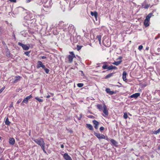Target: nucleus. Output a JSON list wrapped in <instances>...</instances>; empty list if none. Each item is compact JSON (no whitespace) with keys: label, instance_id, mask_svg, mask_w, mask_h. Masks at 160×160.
<instances>
[{"label":"nucleus","instance_id":"39448f33","mask_svg":"<svg viewBox=\"0 0 160 160\" xmlns=\"http://www.w3.org/2000/svg\"><path fill=\"white\" fill-rule=\"evenodd\" d=\"M94 135L99 139H102L103 138H105L104 136V135L101 134L99 133L95 132L94 133Z\"/></svg>","mask_w":160,"mask_h":160},{"label":"nucleus","instance_id":"4d7b16f0","mask_svg":"<svg viewBox=\"0 0 160 160\" xmlns=\"http://www.w3.org/2000/svg\"><path fill=\"white\" fill-rule=\"evenodd\" d=\"M50 97V96L48 95L47 97H46V98H49Z\"/></svg>","mask_w":160,"mask_h":160},{"label":"nucleus","instance_id":"7c9ffc66","mask_svg":"<svg viewBox=\"0 0 160 160\" xmlns=\"http://www.w3.org/2000/svg\"><path fill=\"white\" fill-rule=\"evenodd\" d=\"M128 116L126 113H124L123 117L125 119H127L128 118Z\"/></svg>","mask_w":160,"mask_h":160},{"label":"nucleus","instance_id":"cd10ccee","mask_svg":"<svg viewBox=\"0 0 160 160\" xmlns=\"http://www.w3.org/2000/svg\"><path fill=\"white\" fill-rule=\"evenodd\" d=\"M83 86V84L82 83H79L77 84V86L79 88H81Z\"/></svg>","mask_w":160,"mask_h":160},{"label":"nucleus","instance_id":"dca6fc26","mask_svg":"<svg viewBox=\"0 0 160 160\" xmlns=\"http://www.w3.org/2000/svg\"><path fill=\"white\" fill-rule=\"evenodd\" d=\"M112 69H117V68L115 66H113L112 65L108 67V69L109 70H112Z\"/></svg>","mask_w":160,"mask_h":160},{"label":"nucleus","instance_id":"72a5a7b5","mask_svg":"<svg viewBox=\"0 0 160 160\" xmlns=\"http://www.w3.org/2000/svg\"><path fill=\"white\" fill-rule=\"evenodd\" d=\"M18 44L19 45L21 46L22 48L24 45V44H22L20 42H18Z\"/></svg>","mask_w":160,"mask_h":160},{"label":"nucleus","instance_id":"a878e982","mask_svg":"<svg viewBox=\"0 0 160 160\" xmlns=\"http://www.w3.org/2000/svg\"><path fill=\"white\" fill-rule=\"evenodd\" d=\"M160 132V128L158 129L157 130L155 131L154 132V134H157L158 133H159Z\"/></svg>","mask_w":160,"mask_h":160},{"label":"nucleus","instance_id":"052dcab7","mask_svg":"<svg viewBox=\"0 0 160 160\" xmlns=\"http://www.w3.org/2000/svg\"><path fill=\"white\" fill-rule=\"evenodd\" d=\"M1 137H0V139H1Z\"/></svg>","mask_w":160,"mask_h":160},{"label":"nucleus","instance_id":"79ce46f5","mask_svg":"<svg viewBox=\"0 0 160 160\" xmlns=\"http://www.w3.org/2000/svg\"><path fill=\"white\" fill-rule=\"evenodd\" d=\"M22 101V99H19L18 101L17 102V104H19V103Z\"/></svg>","mask_w":160,"mask_h":160},{"label":"nucleus","instance_id":"4be33fe9","mask_svg":"<svg viewBox=\"0 0 160 160\" xmlns=\"http://www.w3.org/2000/svg\"><path fill=\"white\" fill-rule=\"evenodd\" d=\"M22 48L24 50H28L29 49V47L26 44H24V45Z\"/></svg>","mask_w":160,"mask_h":160},{"label":"nucleus","instance_id":"37998d69","mask_svg":"<svg viewBox=\"0 0 160 160\" xmlns=\"http://www.w3.org/2000/svg\"><path fill=\"white\" fill-rule=\"evenodd\" d=\"M9 0L11 2H16V0Z\"/></svg>","mask_w":160,"mask_h":160},{"label":"nucleus","instance_id":"393cba45","mask_svg":"<svg viewBox=\"0 0 160 160\" xmlns=\"http://www.w3.org/2000/svg\"><path fill=\"white\" fill-rule=\"evenodd\" d=\"M35 99L38 101L39 102H42L43 101V100L42 99H40L38 97H36Z\"/></svg>","mask_w":160,"mask_h":160},{"label":"nucleus","instance_id":"603ef678","mask_svg":"<svg viewBox=\"0 0 160 160\" xmlns=\"http://www.w3.org/2000/svg\"><path fill=\"white\" fill-rule=\"evenodd\" d=\"M122 58V57L121 56H120L118 58V59L121 60Z\"/></svg>","mask_w":160,"mask_h":160},{"label":"nucleus","instance_id":"20e7f679","mask_svg":"<svg viewBox=\"0 0 160 160\" xmlns=\"http://www.w3.org/2000/svg\"><path fill=\"white\" fill-rule=\"evenodd\" d=\"M32 98V96L31 95H30L29 96L27 97L26 98H24L22 102L21 103V105H24L23 103H27L28 102V100L29 99Z\"/></svg>","mask_w":160,"mask_h":160},{"label":"nucleus","instance_id":"a211bd4d","mask_svg":"<svg viewBox=\"0 0 160 160\" xmlns=\"http://www.w3.org/2000/svg\"><path fill=\"white\" fill-rule=\"evenodd\" d=\"M149 21L146 19H145L144 21V25L146 27H147L149 26V24L148 22Z\"/></svg>","mask_w":160,"mask_h":160},{"label":"nucleus","instance_id":"58836bf2","mask_svg":"<svg viewBox=\"0 0 160 160\" xmlns=\"http://www.w3.org/2000/svg\"><path fill=\"white\" fill-rule=\"evenodd\" d=\"M100 131L101 132L102 131H103L104 129V128L103 127H101L100 128Z\"/></svg>","mask_w":160,"mask_h":160},{"label":"nucleus","instance_id":"c756f323","mask_svg":"<svg viewBox=\"0 0 160 160\" xmlns=\"http://www.w3.org/2000/svg\"><path fill=\"white\" fill-rule=\"evenodd\" d=\"M20 78V77L19 76H16L15 77V82L17 81Z\"/></svg>","mask_w":160,"mask_h":160},{"label":"nucleus","instance_id":"6e6552de","mask_svg":"<svg viewBox=\"0 0 160 160\" xmlns=\"http://www.w3.org/2000/svg\"><path fill=\"white\" fill-rule=\"evenodd\" d=\"M92 122L93 124L94 125L95 128L97 129L98 128V126L99 124V122L96 120H93Z\"/></svg>","mask_w":160,"mask_h":160},{"label":"nucleus","instance_id":"c85d7f7f","mask_svg":"<svg viewBox=\"0 0 160 160\" xmlns=\"http://www.w3.org/2000/svg\"><path fill=\"white\" fill-rule=\"evenodd\" d=\"M108 66L106 64H104L102 66V68L104 69H108Z\"/></svg>","mask_w":160,"mask_h":160},{"label":"nucleus","instance_id":"f03ea898","mask_svg":"<svg viewBox=\"0 0 160 160\" xmlns=\"http://www.w3.org/2000/svg\"><path fill=\"white\" fill-rule=\"evenodd\" d=\"M69 53L70 55L68 56V61L69 63H71L72 62L73 58L75 57L73 52H70Z\"/></svg>","mask_w":160,"mask_h":160},{"label":"nucleus","instance_id":"f704fd0d","mask_svg":"<svg viewBox=\"0 0 160 160\" xmlns=\"http://www.w3.org/2000/svg\"><path fill=\"white\" fill-rule=\"evenodd\" d=\"M149 5L148 4H146L145 6H143V8L145 9H147L149 8Z\"/></svg>","mask_w":160,"mask_h":160},{"label":"nucleus","instance_id":"bb28decb","mask_svg":"<svg viewBox=\"0 0 160 160\" xmlns=\"http://www.w3.org/2000/svg\"><path fill=\"white\" fill-rule=\"evenodd\" d=\"M112 75H113L112 73H110V74H108V75H107L106 76V78H109L111 77V76H112Z\"/></svg>","mask_w":160,"mask_h":160},{"label":"nucleus","instance_id":"0eeeda50","mask_svg":"<svg viewBox=\"0 0 160 160\" xmlns=\"http://www.w3.org/2000/svg\"><path fill=\"white\" fill-rule=\"evenodd\" d=\"M63 157L66 160H72L71 157L67 153L64 154Z\"/></svg>","mask_w":160,"mask_h":160},{"label":"nucleus","instance_id":"473e14b6","mask_svg":"<svg viewBox=\"0 0 160 160\" xmlns=\"http://www.w3.org/2000/svg\"><path fill=\"white\" fill-rule=\"evenodd\" d=\"M44 70L46 73H49V69L46 68Z\"/></svg>","mask_w":160,"mask_h":160},{"label":"nucleus","instance_id":"ddd939ff","mask_svg":"<svg viewBox=\"0 0 160 160\" xmlns=\"http://www.w3.org/2000/svg\"><path fill=\"white\" fill-rule=\"evenodd\" d=\"M15 142V140L13 138H10L9 139V143L12 145H13Z\"/></svg>","mask_w":160,"mask_h":160},{"label":"nucleus","instance_id":"e433bc0d","mask_svg":"<svg viewBox=\"0 0 160 160\" xmlns=\"http://www.w3.org/2000/svg\"><path fill=\"white\" fill-rule=\"evenodd\" d=\"M30 52H24V54H25L27 56H28L29 55Z\"/></svg>","mask_w":160,"mask_h":160},{"label":"nucleus","instance_id":"2f4dec72","mask_svg":"<svg viewBox=\"0 0 160 160\" xmlns=\"http://www.w3.org/2000/svg\"><path fill=\"white\" fill-rule=\"evenodd\" d=\"M82 47V46H80L79 45H77V49L78 51L80 49H81V48Z\"/></svg>","mask_w":160,"mask_h":160},{"label":"nucleus","instance_id":"680f3d73","mask_svg":"<svg viewBox=\"0 0 160 160\" xmlns=\"http://www.w3.org/2000/svg\"><path fill=\"white\" fill-rule=\"evenodd\" d=\"M108 45L109 46L110 45V44H108Z\"/></svg>","mask_w":160,"mask_h":160},{"label":"nucleus","instance_id":"c9c22d12","mask_svg":"<svg viewBox=\"0 0 160 160\" xmlns=\"http://www.w3.org/2000/svg\"><path fill=\"white\" fill-rule=\"evenodd\" d=\"M143 48V46L142 45H140L139 46L138 49L139 50H141Z\"/></svg>","mask_w":160,"mask_h":160},{"label":"nucleus","instance_id":"2eb2a0df","mask_svg":"<svg viewBox=\"0 0 160 160\" xmlns=\"http://www.w3.org/2000/svg\"><path fill=\"white\" fill-rule=\"evenodd\" d=\"M42 65L43 63L41 61H38L37 62V67L38 68H40Z\"/></svg>","mask_w":160,"mask_h":160},{"label":"nucleus","instance_id":"1a4fd4ad","mask_svg":"<svg viewBox=\"0 0 160 160\" xmlns=\"http://www.w3.org/2000/svg\"><path fill=\"white\" fill-rule=\"evenodd\" d=\"M106 91L107 93H108L111 95H112L115 93L114 91H111L110 89L109 88H107L106 89Z\"/></svg>","mask_w":160,"mask_h":160},{"label":"nucleus","instance_id":"e2e57ef3","mask_svg":"<svg viewBox=\"0 0 160 160\" xmlns=\"http://www.w3.org/2000/svg\"><path fill=\"white\" fill-rule=\"evenodd\" d=\"M83 32H85V31H84V30H83Z\"/></svg>","mask_w":160,"mask_h":160},{"label":"nucleus","instance_id":"49530a36","mask_svg":"<svg viewBox=\"0 0 160 160\" xmlns=\"http://www.w3.org/2000/svg\"><path fill=\"white\" fill-rule=\"evenodd\" d=\"M41 58L42 59H46L47 58V57L45 56H41Z\"/></svg>","mask_w":160,"mask_h":160},{"label":"nucleus","instance_id":"864d4df0","mask_svg":"<svg viewBox=\"0 0 160 160\" xmlns=\"http://www.w3.org/2000/svg\"><path fill=\"white\" fill-rule=\"evenodd\" d=\"M114 86H116V87H121V86H119L118 85H114Z\"/></svg>","mask_w":160,"mask_h":160},{"label":"nucleus","instance_id":"6e6d98bb","mask_svg":"<svg viewBox=\"0 0 160 160\" xmlns=\"http://www.w3.org/2000/svg\"><path fill=\"white\" fill-rule=\"evenodd\" d=\"M149 49V48L148 47H146V49L147 50H148Z\"/></svg>","mask_w":160,"mask_h":160},{"label":"nucleus","instance_id":"5701e85b","mask_svg":"<svg viewBox=\"0 0 160 160\" xmlns=\"http://www.w3.org/2000/svg\"><path fill=\"white\" fill-rule=\"evenodd\" d=\"M111 142L113 145H116L117 144V142L114 140L113 139H111L110 140Z\"/></svg>","mask_w":160,"mask_h":160},{"label":"nucleus","instance_id":"ea45409f","mask_svg":"<svg viewBox=\"0 0 160 160\" xmlns=\"http://www.w3.org/2000/svg\"><path fill=\"white\" fill-rule=\"evenodd\" d=\"M5 89V87H3L0 90V93H1L3 91V90L4 89Z\"/></svg>","mask_w":160,"mask_h":160},{"label":"nucleus","instance_id":"5fc2aeb1","mask_svg":"<svg viewBox=\"0 0 160 160\" xmlns=\"http://www.w3.org/2000/svg\"><path fill=\"white\" fill-rule=\"evenodd\" d=\"M80 72H81V73H82V76H84V73H83V72L82 71H80Z\"/></svg>","mask_w":160,"mask_h":160},{"label":"nucleus","instance_id":"09e8293b","mask_svg":"<svg viewBox=\"0 0 160 160\" xmlns=\"http://www.w3.org/2000/svg\"><path fill=\"white\" fill-rule=\"evenodd\" d=\"M66 26V25H64V24H63V28H62V29H64V30H65V29H66V28L64 27H65Z\"/></svg>","mask_w":160,"mask_h":160},{"label":"nucleus","instance_id":"8fccbe9b","mask_svg":"<svg viewBox=\"0 0 160 160\" xmlns=\"http://www.w3.org/2000/svg\"><path fill=\"white\" fill-rule=\"evenodd\" d=\"M160 37V35H159L158 36H157V37H155V39H158V38H159Z\"/></svg>","mask_w":160,"mask_h":160},{"label":"nucleus","instance_id":"4c0bfd02","mask_svg":"<svg viewBox=\"0 0 160 160\" xmlns=\"http://www.w3.org/2000/svg\"><path fill=\"white\" fill-rule=\"evenodd\" d=\"M88 118H94V116L91 115H89L87 116Z\"/></svg>","mask_w":160,"mask_h":160},{"label":"nucleus","instance_id":"f8f14e48","mask_svg":"<svg viewBox=\"0 0 160 160\" xmlns=\"http://www.w3.org/2000/svg\"><path fill=\"white\" fill-rule=\"evenodd\" d=\"M140 95V93H136L130 96L131 98H137Z\"/></svg>","mask_w":160,"mask_h":160},{"label":"nucleus","instance_id":"f3484780","mask_svg":"<svg viewBox=\"0 0 160 160\" xmlns=\"http://www.w3.org/2000/svg\"><path fill=\"white\" fill-rule=\"evenodd\" d=\"M86 127L90 130H92L93 129L92 126L90 124H86Z\"/></svg>","mask_w":160,"mask_h":160},{"label":"nucleus","instance_id":"3c124183","mask_svg":"<svg viewBox=\"0 0 160 160\" xmlns=\"http://www.w3.org/2000/svg\"><path fill=\"white\" fill-rule=\"evenodd\" d=\"M61 148H63L64 147V145L63 144L61 145Z\"/></svg>","mask_w":160,"mask_h":160},{"label":"nucleus","instance_id":"0e129e2a","mask_svg":"<svg viewBox=\"0 0 160 160\" xmlns=\"http://www.w3.org/2000/svg\"><path fill=\"white\" fill-rule=\"evenodd\" d=\"M10 106H11V107L12 106V105H10Z\"/></svg>","mask_w":160,"mask_h":160},{"label":"nucleus","instance_id":"9b49d317","mask_svg":"<svg viewBox=\"0 0 160 160\" xmlns=\"http://www.w3.org/2000/svg\"><path fill=\"white\" fill-rule=\"evenodd\" d=\"M91 14L92 16H94L95 18L97 19L98 16L97 12L96 11L91 12Z\"/></svg>","mask_w":160,"mask_h":160},{"label":"nucleus","instance_id":"c03bdc74","mask_svg":"<svg viewBox=\"0 0 160 160\" xmlns=\"http://www.w3.org/2000/svg\"><path fill=\"white\" fill-rule=\"evenodd\" d=\"M41 67H42L44 69H45L46 68L45 66L44 65H43V64Z\"/></svg>","mask_w":160,"mask_h":160},{"label":"nucleus","instance_id":"a19ab883","mask_svg":"<svg viewBox=\"0 0 160 160\" xmlns=\"http://www.w3.org/2000/svg\"><path fill=\"white\" fill-rule=\"evenodd\" d=\"M104 138H103V139H105L107 140L108 141H109V139L107 137H105L104 136Z\"/></svg>","mask_w":160,"mask_h":160},{"label":"nucleus","instance_id":"aec40b11","mask_svg":"<svg viewBox=\"0 0 160 160\" xmlns=\"http://www.w3.org/2000/svg\"><path fill=\"white\" fill-rule=\"evenodd\" d=\"M5 123L6 125H9L10 124V122L9 121L8 119V117L6 119L5 122Z\"/></svg>","mask_w":160,"mask_h":160},{"label":"nucleus","instance_id":"4468645a","mask_svg":"<svg viewBox=\"0 0 160 160\" xmlns=\"http://www.w3.org/2000/svg\"><path fill=\"white\" fill-rule=\"evenodd\" d=\"M153 16L152 13H149L146 17V19L149 21L150 18L152 16Z\"/></svg>","mask_w":160,"mask_h":160},{"label":"nucleus","instance_id":"f257e3e1","mask_svg":"<svg viewBox=\"0 0 160 160\" xmlns=\"http://www.w3.org/2000/svg\"><path fill=\"white\" fill-rule=\"evenodd\" d=\"M32 140L36 143L40 145L43 151H45V143L42 138H40L39 139H32Z\"/></svg>","mask_w":160,"mask_h":160},{"label":"nucleus","instance_id":"9d476101","mask_svg":"<svg viewBox=\"0 0 160 160\" xmlns=\"http://www.w3.org/2000/svg\"><path fill=\"white\" fill-rule=\"evenodd\" d=\"M127 73L125 71H124L122 73V79L124 81H125L127 80L126 75Z\"/></svg>","mask_w":160,"mask_h":160},{"label":"nucleus","instance_id":"13d9d810","mask_svg":"<svg viewBox=\"0 0 160 160\" xmlns=\"http://www.w3.org/2000/svg\"><path fill=\"white\" fill-rule=\"evenodd\" d=\"M118 83L119 84H121V83H120L119 82H118Z\"/></svg>","mask_w":160,"mask_h":160},{"label":"nucleus","instance_id":"de8ad7c7","mask_svg":"<svg viewBox=\"0 0 160 160\" xmlns=\"http://www.w3.org/2000/svg\"><path fill=\"white\" fill-rule=\"evenodd\" d=\"M26 3H29L31 2V0H25Z\"/></svg>","mask_w":160,"mask_h":160},{"label":"nucleus","instance_id":"6ab92c4d","mask_svg":"<svg viewBox=\"0 0 160 160\" xmlns=\"http://www.w3.org/2000/svg\"><path fill=\"white\" fill-rule=\"evenodd\" d=\"M122 60H121L120 61H117V62H113L112 64L113 65H115L116 66H118L119 64H120L121 62H122Z\"/></svg>","mask_w":160,"mask_h":160},{"label":"nucleus","instance_id":"423d86ee","mask_svg":"<svg viewBox=\"0 0 160 160\" xmlns=\"http://www.w3.org/2000/svg\"><path fill=\"white\" fill-rule=\"evenodd\" d=\"M68 31L69 33H71L74 30V26L72 24L70 25L68 28Z\"/></svg>","mask_w":160,"mask_h":160},{"label":"nucleus","instance_id":"b1692460","mask_svg":"<svg viewBox=\"0 0 160 160\" xmlns=\"http://www.w3.org/2000/svg\"><path fill=\"white\" fill-rule=\"evenodd\" d=\"M97 38H98V40L99 43H101V36L100 35H98L97 36Z\"/></svg>","mask_w":160,"mask_h":160},{"label":"nucleus","instance_id":"7ed1b4c3","mask_svg":"<svg viewBox=\"0 0 160 160\" xmlns=\"http://www.w3.org/2000/svg\"><path fill=\"white\" fill-rule=\"evenodd\" d=\"M103 112L104 114V115H103L104 117H106L108 115V110L107 109L106 106L104 104L103 106Z\"/></svg>","mask_w":160,"mask_h":160},{"label":"nucleus","instance_id":"a18cd8bd","mask_svg":"<svg viewBox=\"0 0 160 160\" xmlns=\"http://www.w3.org/2000/svg\"><path fill=\"white\" fill-rule=\"evenodd\" d=\"M82 115L81 114L80 115V117L78 118V119L79 120H80L81 119L82 117Z\"/></svg>","mask_w":160,"mask_h":160},{"label":"nucleus","instance_id":"412c9836","mask_svg":"<svg viewBox=\"0 0 160 160\" xmlns=\"http://www.w3.org/2000/svg\"><path fill=\"white\" fill-rule=\"evenodd\" d=\"M97 108L100 111H101L102 109V105L101 104H98L97 105Z\"/></svg>","mask_w":160,"mask_h":160},{"label":"nucleus","instance_id":"bf43d9fd","mask_svg":"<svg viewBox=\"0 0 160 160\" xmlns=\"http://www.w3.org/2000/svg\"><path fill=\"white\" fill-rule=\"evenodd\" d=\"M77 42V40L75 41L74 42Z\"/></svg>","mask_w":160,"mask_h":160}]
</instances>
